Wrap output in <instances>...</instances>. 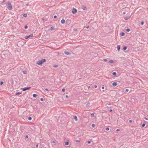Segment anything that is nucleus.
<instances>
[{"label": "nucleus", "mask_w": 148, "mask_h": 148, "mask_svg": "<svg viewBox=\"0 0 148 148\" xmlns=\"http://www.w3.org/2000/svg\"><path fill=\"white\" fill-rule=\"evenodd\" d=\"M61 22L62 24H64L65 23V21L64 19H62L61 20Z\"/></svg>", "instance_id": "obj_10"}, {"label": "nucleus", "mask_w": 148, "mask_h": 148, "mask_svg": "<svg viewBox=\"0 0 148 148\" xmlns=\"http://www.w3.org/2000/svg\"><path fill=\"white\" fill-rule=\"evenodd\" d=\"M46 60L45 59H43L42 60H41L38 61L36 63V64H38L39 65H41L42 64L46 61Z\"/></svg>", "instance_id": "obj_1"}, {"label": "nucleus", "mask_w": 148, "mask_h": 148, "mask_svg": "<svg viewBox=\"0 0 148 148\" xmlns=\"http://www.w3.org/2000/svg\"><path fill=\"white\" fill-rule=\"evenodd\" d=\"M38 144H37L36 146V148H37L38 147Z\"/></svg>", "instance_id": "obj_39"}, {"label": "nucleus", "mask_w": 148, "mask_h": 148, "mask_svg": "<svg viewBox=\"0 0 148 148\" xmlns=\"http://www.w3.org/2000/svg\"><path fill=\"white\" fill-rule=\"evenodd\" d=\"M123 14H125V12H124L123 13Z\"/></svg>", "instance_id": "obj_54"}, {"label": "nucleus", "mask_w": 148, "mask_h": 148, "mask_svg": "<svg viewBox=\"0 0 148 148\" xmlns=\"http://www.w3.org/2000/svg\"><path fill=\"white\" fill-rule=\"evenodd\" d=\"M112 85L114 86H115L117 85V83L116 82H114L112 84Z\"/></svg>", "instance_id": "obj_8"}, {"label": "nucleus", "mask_w": 148, "mask_h": 148, "mask_svg": "<svg viewBox=\"0 0 148 148\" xmlns=\"http://www.w3.org/2000/svg\"><path fill=\"white\" fill-rule=\"evenodd\" d=\"M145 125V123H143L142 124V127H144Z\"/></svg>", "instance_id": "obj_29"}, {"label": "nucleus", "mask_w": 148, "mask_h": 148, "mask_svg": "<svg viewBox=\"0 0 148 148\" xmlns=\"http://www.w3.org/2000/svg\"><path fill=\"white\" fill-rule=\"evenodd\" d=\"M144 23V22H143V21H142V22H141V23H140V24H141V25H143Z\"/></svg>", "instance_id": "obj_31"}, {"label": "nucleus", "mask_w": 148, "mask_h": 148, "mask_svg": "<svg viewBox=\"0 0 148 148\" xmlns=\"http://www.w3.org/2000/svg\"><path fill=\"white\" fill-rule=\"evenodd\" d=\"M112 109H111V110H110L109 111H110V112H111L112 111Z\"/></svg>", "instance_id": "obj_49"}, {"label": "nucleus", "mask_w": 148, "mask_h": 148, "mask_svg": "<svg viewBox=\"0 0 148 148\" xmlns=\"http://www.w3.org/2000/svg\"><path fill=\"white\" fill-rule=\"evenodd\" d=\"M6 0H3V1L2 2V3H4L5 1Z\"/></svg>", "instance_id": "obj_44"}, {"label": "nucleus", "mask_w": 148, "mask_h": 148, "mask_svg": "<svg viewBox=\"0 0 148 148\" xmlns=\"http://www.w3.org/2000/svg\"><path fill=\"white\" fill-rule=\"evenodd\" d=\"M3 84V82L2 81L0 82V85H2Z\"/></svg>", "instance_id": "obj_26"}, {"label": "nucleus", "mask_w": 148, "mask_h": 148, "mask_svg": "<svg viewBox=\"0 0 148 148\" xmlns=\"http://www.w3.org/2000/svg\"><path fill=\"white\" fill-rule=\"evenodd\" d=\"M72 13L74 14H76L77 12V10L75 8H73L72 9Z\"/></svg>", "instance_id": "obj_3"}, {"label": "nucleus", "mask_w": 148, "mask_h": 148, "mask_svg": "<svg viewBox=\"0 0 148 148\" xmlns=\"http://www.w3.org/2000/svg\"><path fill=\"white\" fill-rule=\"evenodd\" d=\"M88 143L90 144L91 143V141H88L87 142Z\"/></svg>", "instance_id": "obj_37"}, {"label": "nucleus", "mask_w": 148, "mask_h": 148, "mask_svg": "<svg viewBox=\"0 0 148 148\" xmlns=\"http://www.w3.org/2000/svg\"><path fill=\"white\" fill-rule=\"evenodd\" d=\"M104 86H102V89H104Z\"/></svg>", "instance_id": "obj_53"}, {"label": "nucleus", "mask_w": 148, "mask_h": 148, "mask_svg": "<svg viewBox=\"0 0 148 148\" xmlns=\"http://www.w3.org/2000/svg\"><path fill=\"white\" fill-rule=\"evenodd\" d=\"M54 28V27L52 26L50 28V29L51 30H53Z\"/></svg>", "instance_id": "obj_21"}, {"label": "nucleus", "mask_w": 148, "mask_h": 148, "mask_svg": "<svg viewBox=\"0 0 148 148\" xmlns=\"http://www.w3.org/2000/svg\"><path fill=\"white\" fill-rule=\"evenodd\" d=\"M97 87V85H95V86H94L95 88H96Z\"/></svg>", "instance_id": "obj_51"}, {"label": "nucleus", "mask_w": 148, "mask_h": 148, "mask_svg": "<svg viewBox=\"0 0 148 148\" xmlns=\"http://www.w3.org/2000/svg\"><path fill=\"white\" fill-rule=\"evenodd\" d=\"M45 90H46V91H49V90H48V89L47 88H45Z\"/></svg>", "instance_id": "obj_40"}, {"label": "nucleus", "mask_w": 148, "mask_h": 148, "mask_svg": "<svg viewBox=\"0 0 148 148\" xmlns=\"http://www.w3.org/2000/svg\"><path fill=\"white\" fill-rule=\"evenodd\" d=\"M26 5H27V6H28V3H27V4H26Z\"/></svg>", "instance_id": "obj_56"}, {"label": "nucleus", "mask_w": 148, "mask_h": 148, "mask_svg": "<svg viewBox=\"0 0 148 148\" xmlns=\"http://www.w3.org/2000/svg\"><path fill=\"white\" fill-rule=\"evenodd\" d=\"M68 97H68V95H66V98H68Z\"/></svg>", "instance_id": "obj_52"}, {"label": "nucleus", "mask_w": 148, "mask_h": 148, "mask_svg": "<svg viewBox=\"0 0 148 148\" xmlns=\"http://www.w3.org/2000/svg\"><path fill=\"white\" fill-rule=\"evenodd\" d=\"M91 116L92 117H93L94 116V113H92L91 114Z\"/></svg>", "instance_id": "obj_24"}, {"label": "nucleus", "mask_w": 148, "mask_h": 148, "mask_svg": "<svg viewBox=\"0 0 148 148\" xmlns=\"http://www.w3.org/2000/svg\"><path fill=\"white\" fill-rule=\"evenodd\" d=\"M82 9L84 10H86L87 9V8L85 6H84L83 8H82Z\"/></svg>", "instance_id": "obj_11"}, {"label": "nucleus", "mask_w": 148, "mask_h": 148, "mask_svg": "<svg viewBox=\"0 0 148 148\" xmlns=\"http://www.w3.org/2000/svg\"><path fill=\"white\" fill-rule=\"evenodd\" d=\"M107 104L108 105H111V103H107Z\"/></svg>", "instance_id": "obj_42"}, {"label": "nucleus", "mask_w": 148, "mask_h": 148, "mask_svg": "<svg viewBox=\"0 0 148 148\" xmlns=\"http://www.w3.org/2000/svg\"><path fill=\"white\" fill-rule=\"evenodd\" d=\"M117 48L118 50H120V45H118L117 47Z\"/></svg>", "instance_id": "obj_15"}, {"label": "nucleus", "mask_w": 148, "mask_h": 148, "mask_svg": "<svg viewBox=\"0 0 148 148\" xmlns=\"http://www.w3.org/2000/svg\"><path fill=\"white\" fill-rule=\"evenodd\" d=\"M128 91H129V89H126L125 90V91H126V92H128Z\"/></svg>", "instance_id": "obj_41"}, {"label": "nucleus", "mask_w": 148, "mask_h": 148, "mask_svg": "<svg viewBox=\"0 0 148 148\" xmlns=\"http://www.w3.org/2000/svg\"><path fill=\"white\" fill-rule=\"evenodd\" d=\"M40 100L41 101H43V98H41L40 99Z\"/></svg>", "instance_id": "obj_33"}, {"label": "nucleus", "mask_w": 148, "mask_h": 148, "mask_svg": "<svg viewBox=\"0 0 148 148\" xmlns=\"http://www.w3.org/2000/svg\"><path fill=\"white\" fill-rule=\"evenodd\" d=\"M73 118L76 121H77V116H73Z\"/></svg>", "instance_id": "obj_7"}, {"label": "nucleus", "mask_w": 148, "mask_h": 148, "mask_svg": "<svg viewBox=\"0 0 148 148\" xmlns=\"http://www.w3.org/2000/svg\"><path fill=\"white\" fill-rule=\"evenodd\" d=\"M130 17V16L126 17L125 18V19L127 20L129 19Z\"/></svg>", "instance_id": "obj_14"}, {"label": "nucleus", "mask_w": 148, "mask_h": 148, "mask_svg": "<svg viewBox=\"0 0 148 148\" xmlns=\"http://www.w3.org/2000/svg\"><path fill=\"white\" fill-rule=\"evenodd\" d=\"M37 96L36 94H34L33 95V96L34 97H37Z\"/></svg>", "instance_id": "obj_18"}, {"label": "nucleus", "mask_w": 148, "mask_h": 148, "mask_svg": "<svg viewBox=\"0 0 148 148\" xmlns=\"http://www.w3.org/2000/svg\"><path fill=\"white\" fill-rule=\"evenodd\" d=\"M95 126V125L94 124H92V127H94Z\"/></svg>", "instance_id": "obj_36"}, {"label": "nucleus", "mask_w": 148, "mask_h": 148, "mask_svg": "<svg viewBox=\"0 0 148 148\" xmlns=\"http://www.w3.org/2000/svg\"><path fill=\"white\" fill-rule=\"evenodd\" d=\"M103 60H104V61H105V62H106L107 61V60L106 59H104Z\"/></svg>", "instance_id": "obj_45"}, {"label": "nucleus", "mask_w": 148, "mask_h": 148, "mask_svg": "<svg viewBox=\"0 0 148 148\" xmlns=\"http://www.w3.org/2000/svg\"><path fill=\"white\" fill-rule=\"evenodd\" d=\"M27 14H24L23 15V16L24 17H26L27 16Z\"/></svg>", "instance_id": "obj_25"}, {"label": "nucleus", "mask_w": 148, "mask_h": 148, "mask_svg": "<svg viewBox=\"0 0 148 148\" xmlns=\"http://www.w3.org/2000/svg\"><path fill=\"white\" fill-rule=\"evenodd\" d=\"M125 34L124 32H121L120 33V35L121 36H124Z\"/></svg>", "instance_id": "obj_13"}, {"label": "nucleus", "mask_w": 148, "mask_h": 148, "mask_svg": "<svg viewBox=\"0 0 148 148\" xmlns=\"http://www.w3.org/2000/svg\"><path fill=\"white\" fill-rule=\"evenodd\" d=\"M90 86H89V88H90Z\"/></svg>", "instance_id": "obj_58"}, {"label": "nucleus", "mask_w": 148, "mask_h": 148, "mask_svg": "<svg viewBox=\"0 0 148 148\" xmlns=\"http://www.w3.org/2000/svg\"><path fill=\"white\" fill-rule=\"evenodd\" d=\"M31 88V87H25L24 88H23L22 89V90L23 91H25L26 90H28L29 89Z\"/></svg>", "instance_id": "obj_4"}, {"label": "nucleus", "mask_w": 148, "mask_h": 148, "mask_svg": "<svg viewBox=\"0 0 148 148\" xmlns=\"http://www.w3.org/2000/svg\"><path fill=\"white\" fill-rule=\"evenodd\" d=\"M127 49V47H124L123 48V49L124 50H126Z\"/></svg>", "instance_id": "obj_19"}, {"label": "nucleus", "mask_w": 148, "mask_h": 148, "mask_svg": "<svg viewBox=\"0 0 148 148\" xmlns=\"http://www.w3.org/2000/svg\"><path fill=\"white\" fill-rule=\"evenodd\" d=\"M7 5L9 10H11L12 9V7L10 1L7 2Z\"/></svg>", "instance_id": "obj_2"}, {"label": "nucleus", "mask_w": 148, "mask_h": 148, "mask_svg": "<svg viewBox=\"0 0 148 148\" xmlns=\"http://www.w3.org/2000/svg\"><path fill=\"white\" fill-rule=\"evenodd\" d=\"M126 31L127 32H129L130 31V29H129V28H127L126 29Z\"/></svg>", "instance_id": "obj_22"}, {"label": "nucleus", "mask_w": 148, "mask_h": 148, "mask_svg": "<svg viewBox=\"0 0 148 148\" xmlns=\"http://www.w3.org/2000/svg\"><path fill=\"white\" fill-rule=\"evenodd\" d=\"M129 122L130 123H131L132 122V121L131 120H130Z\"/></svg>", "instance_id": "obj_50"}, {"label": "nucleus", "mask_w": 148, "mask_h": 148, "mask_svg": "<svg viewBox=\"0 0 148 148\" xmlns=\"http://www.w3.org/2000/svg\"><path fill=\"white\" fill-rule=\"evenodd\" d=\"M89 27V26H88V27H86V28H87V29H88V28Z\"/></svg>", "instance_id": "obj_55"}, {"label": "nucleus", "mask_w": 148, "mask_h": 148, "mask_svg": "<svg viewBox=\"0 0 148 148\" xmlns=\"http://www.w3.org/2000/svg\"><path fill=\"white\" fill-rule=\"evenodd\" d=\"M76 142H79V143L80 142V141L79 140H77L76 141Z\"/></svg>", "instance_id": "obj_34"}, {"label": "nucleus", "mask_w": 148, "mask_h": 148, "mask_svg": "<svg viewBox=\"0 0 148 148\" xmlns=\"http://www.w3.org/2000/svg\"><path fill=\"white\" fill-rule=\"evenodd\" d=\"M51 142L53 143H55V142L54 141H52Z\"/></svg>", "instance_id": "obj_47"}, {"label": "nucleus", "mask_w": 148, "mask_h": 148, "mask_svg": "<svg viewBox=\"0 0 148 148\" xmlns=\"http://www.w3.org/2000/svg\"><path fill=\"white\" fill-rule=\"evenodd\" d=\"M65 89L64 88H63L62 89V91L63 92H64L65 91Z\"/></svg>", "instance_id": "obj_35"}, {"label": "nucleus", "mask_w": 148, "mask_h": 148, "mask_svg": "<svg viewBox=\"0 0 148 148\" xmlns=\"http://www.w3.org/2000/svg\"><path fill=\"white\" fill-rule=\"evenodd\" d=\"M116 131H120V130L119 129H117Z\"/></svg>", "instance_id": "obj_48"}, {"label": "nucleus", "mask_w": 148, "mask_h": 148, "mask_svg": "<svg viewBox=\"0 0 148 148\" xmlns=\"http://www.w3.org/2000/svg\"><path fill=\"white\" fill-rule=\"evenodd\" d=\"M23 73L24 74H26L27 73V72L26 71H23Z\"/></svg>", "instance_id": "obj_17"}, {"label": "nucleus", "mask_w": 148, "mask_h": 148, "mask_svg": "<svg viewBox=\"0 0 148 148\" xmlns=\"http://www.w3.org/2000/svg\"><path fill=\"white\" fill-rule=\"evenodd\" d=\"M42 20L43 21H44L45 20V19L44 18L42 19Z\"/></svg>", "instance_id": "obj_57"}, {"label": "nucleus", "mask_w": 148, "mask_h": 148, "mask_svg": "<svg viewBox=\"0 0 148 148\" xmlns=\"http://www.w3.org/2000/svg\"><path fill=\"white\" fill-rule=\"evenodd\" d=\"M114 62V61L112 60H110L109 61V63H113Z\"/></svg>", "instance_id": "obj_9"}, {"label": "nucleus", "mask_w": 148, "mask_h": 148, "mask_svg": "<svg viewBox=\"0 0 148 148\" xmlns=\"http://www.w3.org/2000/svg\"><path fill=\"white\" fill-rule=\"evenodd\" d=\"M57 17V16L56 15H55L54 16V18H56Z\"/></svg>", "instance_id": "obj_38"}, {"label": "nucleus", "mask_w": 148, "mask_h": 148, "mask_svg": "<svg viewBox=\"0 0 148 148\" xmlns=\"http://www.w3.org/2000/svg\"><path fill=\"white\" fill-rule=\"evenodd\" d=\"M58 65H54L53 67H55V68H57L58 67Z\"/></svg>", "instance_id": "obj_27"}, {"label": "nucleus", "mask_w": 148, "mask_h": 148, "mask_svg": "<svg viewBox=\"0 0 148 148\" xmlns=\"http://www.w3.org/2000/svg\"><path fill=\"white\" fill-rule=\"evenodd\" d=\"M106 130L107 131H108L109 130V127H107L106 128Z\"/></svg>", "instance_id": "obj_30"}, {"label": "nucleus", "mask_w": 148, "mask_h": 148, "mask_svg": "<svg viewBox=\"0 0 148 148\" xmlns=\"http://www.w3.org/2000/svg\"><path fill=\"white\" fill-rule=\"evenodd\" d=\"M21 94V92H17L16 93V95H20V94Z\"/></svg>", "instance_id": "obj_23"}, {"label": "nucleus", "mask_w": 148, "mask_h": 148, "mask_svg": "<svg viewBox=\"0 0 148 148\" xmlns=\"http://www.w3.org/2000/svg\"><path fill=\"white\" fill-rule=\"evenodd\" d=\"M32 118L31 117H29L28 119L29 120H32Z\"/></svg>", "instance_id": "obj_28"}, {"label": "nucleus", "mask_w": 148, "mask_h": 148, "mask_svg": "<svg viewBox=\"0 0 148 148\" xmlns=\"http://www.w3.org/2000/svg\"><path fill=\"white\" fill-rule=\"evenodd\" d=\"M90 103L88 102L86 105V107H88L90 105Z\"/></svg>", "instance_id": "obj_12"}, {"label": "nucleus", "mask_w": 148, "mask_h": 148, "mask_svg": "<svg viewBox=\"0 0 148 148\" xmlns=\"http://www.w3.org/2000/svg\"><path fill=\"white\" fill-rule=\"evenodd\" d=\"M64 52L67 55H70L71 54V53L69 52L64 51Z\"/></svg>", "instance_id": "obj_6"}, {"label": "nucleus", "mask_w": 148, "mask_h": 148, "mask_svg": "<svg viewBox=\"0 0 148 148\" xmlns=\"http://www.w3.org/2000/svg\"><path fill=\"white\" fill-rule=\"evenodd\" d=\"M144 119L146 120H148V118H147L146 117H145Z\"/></svg>", "instance_id": "obj_46"}, {"label": "nucleus", "mask_w": 148, "mask_h": 148, "mask_svg": "<svg viewBox=\"0 0 148 148\" xmlns=\"http://www.w3.org/2000/svg\"><path fill=\"white\" fill-rule=\"evenodd\" d=\"M27 27H28L26 25L25 27L24 28L25 29H26L27 28Z\"/></svg>", "instance_id": "obj_32"}, {"label": "nucleus", "mask_w": 148, "mask_h": 148, "mask_svg": "<svg viewBox=\"0 0 148 148\" xmlns=\"http://www.w3.org/2000/svg\"><path fill=\"white\" fill-rule=\"evenodd\" d=\"M112 74L114 76H115L116 75V72H114L112 73Z\"/></svg>", "instance_id": "obj_20"}, {"label": "nucleus", "mask_w": 148, "mask_h": 148, "mask_svg": "<svg viewBox=\"0 0 148 148\" xmlns=\"http://www.w3.org/2000/svg\"><path fill=\"white\" fill-rule=\"evenodd\" d=\"M28 135H26V136H25V138H28Z\"/></svg>", "instance_id": "obj_43"}, {"label": "nucleus", "mask_w": 148, "mask_h": 148, "mask_svg": "<svg viewBox=\"0 0 148 148\" xmlns=\"http://www.w3.org/2000/svg\"><path fill=\"white\" fill-rule=\"evenodd\" d=\"M33 36V34H30L29 35V36H26L25 37V39H27V38H29V37H32Z\"/></svg>", "instance_id": "obj_5"}, {"label": "nucleus", "mask_w": 148, "mask_h": 148, "mask_svg": "<svg viewBox=\"0 0 148 148\" xmlns=\"http://www.w3.org/2000/svg\"><path fill=\"white\" fill-rule=\"evenodd\" d=\"M69 142L68 141H66L65 142V145H69Z\"/></svg>", "instance_id": "obj_16"}]
</instances>
